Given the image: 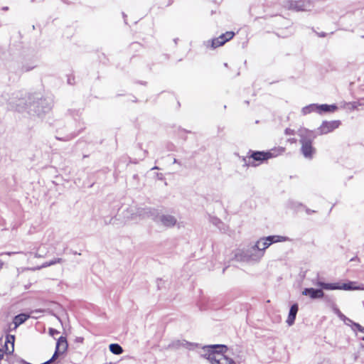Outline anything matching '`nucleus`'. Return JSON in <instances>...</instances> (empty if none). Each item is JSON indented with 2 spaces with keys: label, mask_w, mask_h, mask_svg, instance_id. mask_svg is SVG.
Listing matches in <instances>:
<instances>
[{
  "label": "nucleus",
  "mask_w": 364,
  "mask_h": 364,
  "mask_svg": "<svg viewBox=\"0 0 364 364\" xmlns=\"http://www.w3.org/2000/svg\"><path fill=\"white\" fill-rule=\"evenodd\" d=\"M204 354L203 356L208 360L211 364H236L232 359L224 355L228 350L225 345L215 344L203 347Z\"/></svg>",
  "instance_id": "nucleus-1"
},
{
  "label": "nucleus",
  "mask_w": 364,
  "mask_h": 364,
  "mask_svg": "<svg viewBox=\"0 0 364 364\" xmlns=\"http://www.w3.org/2000/svg\"><path fill=\"white\" fill-rule=\"evenodd\" d=\"M285 151V148L281 147L278 149H272L269 151H250L247 158V163L250 166H257L269 159L276 157Z\"/></svg>",
  "instance_id": "nucleus-2"
},
{
  "label": "nucleus",
  "mask_w": 364,
  "mask_h": 364,
  "mask_svg": "<svg viewBox=\"0 0 364 364\" xmlns=\"http://www.w3.org/2000/svg\"><path fill=\"white\" fill-rule=\"evenodd\" d=\"M301 151L306 159H311L316 153V148L313 146L314 136L311 130L304 129L299 131Z\"/></svg>",
  "instance_id": "nucleus-3"
},
{
  "label": "nucleus",
  "mask_w": 364,
  "mask_h": 364,
  "mask_svg": "<svg viewBox=\"0 0 364 364\" xmlns=\"http://www.w3.org/2000/svg\"><path fill=\"white\" fill-rule=\"evenodd\" d=\"M355 282H348V283H326L318 282L316 285L326 290H364V284L356 285Z\"/></svg>",
  "instance_id": "nucleus-4"
},
{
  "label": "nucleus",
  "mask_w": 364,
  "mask_h": 364,
  "mask_svg": "<svg viewBox=\"0 0 364 364\" xmlns=\"http://www.w3.org/2000/svg\"><path fill=\"white\" fill-rule=\"evenodd\" d=\"M287 240V238L286 237L279 235L268 236L267 237L259 239L257 242L255 247H257V250H265L272 244L275 242H284L286 241Z\"/></svg>",
  "instance_id": "nucleus-5"
},
{
  "label": "nucleus",
  "mask_w": 364,
  "mask_h": 364,
  "mask_svg": "<svg viewBox=\"0 0 364 364\" xmlns=\"http://www.w3.org/2000/svg\"><path fill=\"white\" fill-rule=\"evenodd\" d=\"M341 122L340 120L323 121L318 128L319 135L327 134L338 129Z\"/></svg>",
  "instance_id": "nucleus-6"
},
{
  "label": "nucleus",
  "mask_w": 364,
  "mask_h": 364,
  "mask_svg": "<svg viewBox=\"0 0 364 364\" xmlns=\"http://www.w3.org/2000/svg\"><path fill=\"white\" fill-rule=\"evenodd\" d=\"M264 252H255V254H252V252H240L235 255V257L238 261L250 262L252 261H257L264 255Z\"/></svg>",
  "instance_id": "nucleus-7"
},
{
  "label": "nucleus",
  "mask_w": 364,
  "mask_h": 364,
  "mask_svg": "<svg viewBox=\"0 0 364 364\" xmlns=\"http://www.w3.org/2000/svg\"><path fill=\"white\" fill-rule=\"evenodd\" d=\"M233 31H227L221 34L220 36L215 38L211 41V46L213 48L223 46L225 43L230 41L235 36Z\"/></svg>",
  "instance_id": "nucleus-8"
},
{
  "label": "nucleus",
  "mask_w": 364,
  "mask_h": 364,
  "mask_svg": "<svg viewBox=\"0 0 364 364\" xmlns=\"http://www.w3.org/2000/svg\"><path fill=\"white\" fill-rule=\"evenodd\" d=\"M303 295L309 296L311 299H321L323 297L324 293L321 289L306 288L302 291Z\"/></svg>",
  "instance_id": "nucleus-9"
},
{
  "label": "nucleus",
  "mask_w": 364,
  "mask_h": 364,
  "mask_svg": "<svg viewBox=\"0 0 364 364\" xmlns=\"http://www.w3.org/2000/svg\"><path fill=\"white\" fill-rule=\"evenodd\" d=\"M298 311H299V306L297 304H294L293 305H291V306L290 307V309H289L287 319L286 321V322L289 326H291L294 323Z\"/></svg>",
  "instance_id": "nucleus-10"
},
{
  "label": "nucleus",
  "mask_w": 364,
  "mask_h": 364,
  "mask_svg": "<svg viewBox=\"0 0 364 364\" xmlns=\"http://www.w3.org/2000/svg\"><path fill=\"white\" fill-rule=\"evenodd\" d=\"M15 336L8 334L6 340L4 345V348H6V353H11L14 352Z\"/></svg>",
  "instance_id": "nucleus-11"
},
{
  "label": "nucleus",
  "mask_w": 364,
  "mask_h": 364,
  "mask_svg": "<svg viewBox=\"0 0 364 364\" xmlns=\"http://www.w3.org/2000/svg\"><path fill=\"white\" fill-rule=\"evenodd\" d=\"M162 224L167 228H172L176 224V219L169 215H162L161 217Z\"/></svg>",
  "instance_id": "nucleus-12"
},
{
  "label": "nucleus",
  "mask_w": 364,
  "mask_h": 364,
  "mask_svg": "<svg viewBox=\"0 0 364 364\" xmlns=\"http://www.w3.org/2000/svg\"><path fill=\"white\" fill-rule=\"evenodd\" d=\"M68 346L66 338L60 336L57 341L55 348L63 354L67 350Z\"/></svg>",
  "instance_id": "nucleus-13"
},
{
  "label": "nucleus",
  "mask_w": 364,
  "mask_h": 364,
  "mask_svg": "<svg viewBox=\"0 0 364 364\" xmlns=\"http://www.w3.org/2000/svg\"><path fill=\"white\" fill-rule=\"evenodd\" d=\"M319 114L326 112H334L338 109V107L335 105H318Z\"/></svg>",
  "instance_id": "nucleus-14"
},
{
  "label": "nucleus",
  "mask_w": 364,
  "mask_h": 364,
  "mask_svg": "<svg viewBox=\"0 0 364 364\" xmlns=\"http://www.w3.org/2000/svg\"><path fill=\"white\" fill-rule=\"evenodd\" d=\"M301 112L304 115L311 114L312 112H316V113L319 114L318 105L311 104L308 106L304 107L302 109Z\"/></svg>",
  "instance_id": "nucleus-15"
},
{
  "label": "nucleus",
  "mask_w": 364,
  "mask_h": 364,
  "mask_svg": "<svg viewBox=\"0 0 364 364\" xmlns=\"http://www.w3.org/2000/svg\"><path fill=\"white\" fill-rule=\"evenodd\" d=\"M29 318V316L26 314H20L17 316H16L14 318V323L15 324V328L18 326L19 325L24 323L28 318Z\"/></svg>",
  "instance_id": "nucleus-16"
},
{
  "label": "nucleus",
  "mask_w": 364,
  "mask_h": 364,
  "mask_svg": "<svg viewBox=\"0 0 364 364\" xmlns=\"http://www.w3.org/2000/svg\"><path fill=\"white\" fill-rule=\"evenodd\" d=\"M109 350L114 355H120L123 353L122 346L117 343H112L109 346Z\"/></svg>",
  "instance_id": "nucleus-17"
},
{
  "label": "nucleus",
  "mask_w": 364,
  "mask_h": 364,
  "mask_svg": "<svg viewBox=\"0 0 364 364\" xmlns=\"http://www.w3.org/2000/svg\"><path fill=\"white\" fill-rule=\"evenodd\" d=\"M60 261H61L60 258L50 259L49 261H46V262H43L41 266H38L36 269H40L41 268L47 267L53 265L56 263L60 262Z\"/></svg>",
  "instance_id": "nucleus-18"
},
{
  "label": "nucleus",
  "mask_w": 364,
  "mask_h": 364,
  "mask_svg": "<svg viewBox=\"0 0 364 364\" xmlns=\"http://www.w3.org/2000/svg\"><path fill=\"white\" fill-rule=\"evenodd\" d=\"M182 346H183V347H185L186 348H187L188 350H193L195 348L198 347V345L197 343L188 342L186 341H183Z\"/></svg>",
  "instance_id": "nucleus-19"
},
{
  "label": "nucleus",
  "mask_w": 364,
  "mask_h": 364,
  "mask_svg": "<svg viewBox=\"0 0 364 364\" xmlns=\"http://www.w3.org/2000/svg\"><path fill=\"white\" fill-rule=\"evenodd\" d=\"M350 321L352 322V323H353L352 329L354 331H358L363 333H364V327H363L361 325H360L358 323L353 322L352 321Z\"/></svg>",
  "instance_id": "nucleus-20"
},
{
  "label": "nucleus",
  "mask_w": 364,
  "mask_h": 364,
  "mask_svg": "<svg viewBox=\"0 0 364 364\" xmlns=\"http://www.w3.org/2000/svg\"><path fill=\"white\" fill-rule=\"evenodd\" d=\"M63 354L61 352L58 351L57 348H55V350L54 352V354L53 355L52 358L48 360V361L43 363V364H50L52 362H53L60 355Z\"/></svg>",
  "instance_id": "nucleus-21"
},
{
  "label": "nucleus",
  "mask_w": 364,
  "mask_h": 364,
  "mask_svg": "<svg viewBox=\"0 0 364 364\" xmlns=\"http://www.w3.org/2000/svg\"><path fill=\"white\" fill-rule=\"evenodd\" d=\"M63 354L61 352L58 351L57 348H55V350L54 352V354L53 355L52 358L48 360V361L43 363V364H50L52 362H53L60 355Z\"/></svg>",
  "instance_id": "nucleus-22"
},
{
  "label": "nucleus",
  "mask_w": 364,
  "mask_h": 364,
  "mask_svg": "<svg viewBox=\"0 0 364 364\" xmlns=\"http://www.w3.org/2000/svg\"><path fill=\"white\" fill-rule=\"evenodd\" d=\"M333 312L341 318V319H345L346 316L344 314L341 313V311L336 307V304H333Z\"/></svg>",
  "instance_id": "nucleus-23"
},
{
  "label": "nucleus",
  "mask_w": 364,
  "mask_h": 364,
  "mask_svg": "<svg viewBox=\"0 0 364 364\" xmlns=\"http://www.w3.org/2000/svg\"><path fill=\"white\" fill-rule=\"evenodd\" d=\"M169 348H175V349H178L181 346H182V341H173L172 342L169 346Z\"/></svg>",
  "instance_id": "nucleus-24"
},
{
  "label": "nucleus",
  "mask_w": 364,
  "mask_h": 364,
  "mask_svg": "<svg viewBox=\"0 0 364 364\" xmlns=\"http://www.w3.org/2000/svg\"><path fill=\"white\" fill-rule=\"evenodd\" d=\"M301 2V1L296 2V6H295V9H296L297 11H304V10H305V9H304V8H303V7L305 6L304 3H305V2H309V1H307V0H304V1H302V4H301V5H298V4H300Z\"/></svg>",
  "instance_id": "nucleus-25"
},
{
  "label": "nucleus",
  "mask_w": 364,
  "mask_h": 364,
  "mask_svg": "<svg viewBox=\"0 0 364 364\" xmlns=\"http://www.w3.org/2000/svg\"><path fill=\"white\" fill-rule=\"evenodd\" d=\"M30 253V258L31 257H33V258H37V257H43V255H39L38 253V252H29Z\"/></svg>",
  "instance_id": "nucleus-26"
},
{
  "label": "nucleus",
  "mask_w": 364,
  "mask_h": 364,
  "mask_svg": "<svg viewBox=\"0 0 364 364\" xmlns=\"http://www.w3.org/2000/svg\"><path fill=\"white\" fill-rule=\"evenodd\" d=\"M59 333V331L55 328H50L49 329V334L51 336H54L57 334Z\"/></svg>",
  "instance_id": "nucleus-27"
},
{
  "label": "nucleus",
  "mask_w": 364,
  "mask_h": 364,
  "mask_svg": "<svg viewBox=\"0 0 364 364\" xmlns=\"http://www.w3.org/2000/svg\"><path fill=\"white\" fill-rule=\"evenodd\" d=\"M285 134L287 135H293V134H294V131L291 129H287L285 130Z\"/></svg>",
  "instance_id": "nucleus-28"
},
{
  "label": "nucleus",
  "mask_w": 364,
  "mask_h": 364,
  "mask_svg": "<svg viewBox=\"0 0 364 364\" xmlns=\"http://www.w3.org/2000/svg\"><path fill=\"white\" fill-rule=\"evenodd\" d=\"M4 353H6V349L0 348V360L3 359Z\"/></svg>",
  "instance_id": "nucleus-29"
},
{
  "label": "nucleus",
  "mask_w": 364,
  "mask_h": 364,
  "mask_svg": "<svg viewBox=\"0 0 364 364\" xmlns=\"http://www.w3.org/2000/svg\"><path fill=\"white\" fill-rule=\"evenodd\" d=\"M289 141L291 143H296V139H294V138H293V139H289Z\"/></svg>",
  "instance_id": "nucleus-30"
},
{
  "label": "nucleus",
  "mask_w": 364,
  "mask_h": 364,
  "mask_svg": "<svg viewBox=\"0 0 364 364\" xmlns=\"http://www.w3.org/2000/svg\"><path fill=\"white\" fill-rule=\"evenodd\" d=\"M4 262L0 260V269L2 268Z\"/></svg>",
  "instance_id": "nucleus-31"
},
{
  "label": "nucleus",
  "mask_w": 364,
  "mask_h": 364,
  "mask_svg": "<svg viewBox=\"0 0 364 364\" xmlns=\"http://www.w3.org/2000/svg\"><path fill=\"white\" fill-rule=\"evenodd\" d=\"M17 252H8L7 254L11 255L12 253H16Z\"/></svg>",
  "instance_id": "nucleus-32"
},
{
  "label": "nucleus",
  "mask_w": 364,
  "mask_h": 364,
  "mask_svg": "<svg viewBox=\"0 0 364 364\" xmlns=\"http://www.w3.org/2000/svg\"><path fill=\"white\" fill-rule=\"evenodd\" d=\"M226 268H227V267L223 268V273H224V272H225V271Z\"/></svg>",
  "instance_id": "nucleus-33"
}]
</instances>
